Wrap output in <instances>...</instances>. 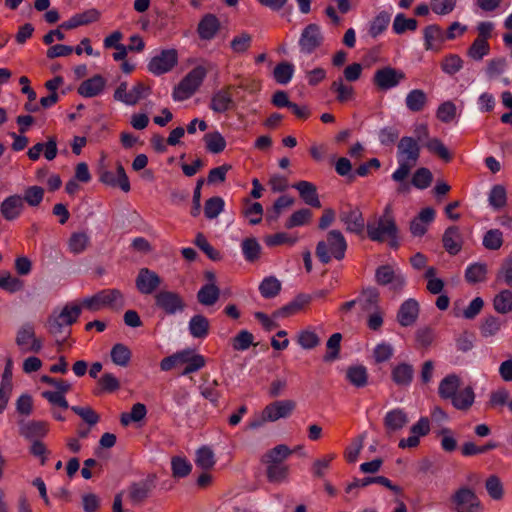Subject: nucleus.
<instances>
[{
	"label": "nucleus",
	"mask_w": 512,
	"mask_h": 512,
	"mask_svg": "<svg viewBox=\"0 0 512 512\" xmlns=\"http://www.w3.org/2000/svg\"><path fill=\"white\" fill-rule=\"evenodd\" d=\"M366 231L370 240L375 242L388 241L391 247H398V227L391 206H386L382 216L375 222H368Z\"/></svg>",
	"instance_id": "nucleus-1"
},
{
	"label": "nucleus",
	"mask_w": 512,
	"mask_h": 512,
	"mask_svg": "<svg viewBox=\"0 0 512 512\" xmlns=\"http://www.w3.org/2000/svg\"><path fill=\"white\" fill-rule=\"evenodd\" d=\"M84 309L98 312L103 309L120 311L125 306V297L119 289H103L81 300Z\"/></svg>",
	"instance_id": "nucleus-2"
},
{
	"label": "nucleus",
	"mask_w": 512,
	"mask_h": 512,
	"mask_svg": "<svg viewBox=\"0 0 512 512\" xmlns=\"http://www.w3.org/2000/svg\"><path fill=\"white\" fill-rule=\"evenodd\" d=\"M347 250V242L341 231L333 229L326 235V240L318 242L316 256L323 264H328L331 258L342 260Z\"/></svg>",
	"instance_id": "nucleus-3"
},
{
	"label": "nucleus",
	"mask_w": 512,
	"mask_h": 512,
	"mask_svg": "<svg viewBox=\"0 0 512 512\" xmlns=\"http://www.w3.org/2000/svg\"><path fill=\"white\" fill-rule=\"evenodd\" d=\"M449 509L452 512H480L481 503L476 493L462 486L456 489L449 498Z\"/></svg>",
	"instance_id": "nucleus-4"
},
{
	"label": "nucleus",
	"mask_w": 512,
	"mask_h": 512,
	"mask_svg": "<svg viewBox=\"0 0 512 512\" xmlns=\"http://www.w3.org/2000/svg\"><path fill=\"white\" fill-rule=\"evenodd\" d=\"M207 71L202 66L192 69L174 88L173 99L175 101H183L190 98L200 87Z\"/></svg>",
	"instance_id": "nucleus-5"
},
{
	"label": "nucleus",
	"mask_w": 512,
	"mask_h": 512,
	"mask_svg": "<svg viewBox=\"0 0 512 512\" xmlns=\"http://www.w3.org/2000/svg\"><path fill=\"white\" fill-rule=\"evenodd\" d=\"M127 86V82H121L114 92V99L129 106L136 105L151 93V87L143 82H136L130 91Z\"/></svg>",
	"instance_id": "nucleus-6"
},
{
	"label": "nucleus",
	"mask_w": 512,
	"mask_h": 512,
	"mask_svg": "<svg viewBox=\"0 0 512 512\" xmlns=\"http://www.w3.org/2000/svg\"><path fill=\"white\" fill-rule=\"evenodd\" d=\"M15 342L23 353H38L43 347L42 339L36 337L34 326L30 323L18 329Z\"/></svg>",
	"instance_id": "nucleus-7"
},
{
	"label": "nucleus",
	"mask_w": 512,
	"mask_h": 512,
	"mask_svg": "<svg viewBox=\"0 0 512 512\" xmlns=\"http://www.w3.org/2000/svg\"><path fill=\"white\" fill-rule=\"evenodd\" d=\"M406 78L405 73L391 66H385L375 71L373 84L382 91L392 89Z\"/></svg>",
	"instance_id": "nucleus-8"
},
{
	"label": "nucleus",
	"mask_w": 512,
	"mask_h": 512,
	"mask_svg": "<svg viewBox=\"0 0 512 512\" xmlns=\"http://www.w3.org/2000/svg\"><path fill=\"white\" fill-rule=\"evenodd\" d=\"M155 488V476L150 475L145 479L133 482L127 488V498L133 506L142 505Z\"/></svg>",
	"instance_id": "nucleus-9"
},
{
	"label": "nucleus",
	"mask_w": 512,
	"mask_h": 512,
	"mask_svg": "<svg viewBox=\"0 0 512 512\" xmlns=\"http://www.w3.org/2000/svg\"><path fill=\"white\" fill-rule=\"evenodd\" d=\"M339 219L347 232L356 235H361L367 226L361 210L350 205L340 210Z\"/></svg>",
	"instance_id": "nucleus-10"
},
{
	"label": "nucleus",
	"mask_w": 512,
	"mask_h": 512,
	"mask_svg": "<svg viewBox=\"0 0 512 512\" xmlns=\"http://www.w3.org/2000/svg\"><path fill=\"white\" fill-rule=\"evenodd\" d=\"M154 299L155 305L168 315L182 312L186 306L180 294L169 290H161L157 292Z\"/></svg>",
	"instance_id": "nucleus-11"
},
{
	"label": "nucleus",
	"mask_w": 512,
	"mask_h": 512,
	"mask_svg": "<svg viewBox=\"0 0 512 512\" xmlns=\"http://www.w3.org/2000/svg\"><path fill=\"white\" fill-rule=\"evenodd\" d=\"M177 62L178 54L175 49L163 50L150 60L148 70L154 75H161L169 72Z\"/></svg>",
	"instance_id": "nucleus-12"
},
{
	"label": "nucleus",
	"mask_w": 512,
	"mask_h": 512,
	"mask_svg": "<svg viewBox=\"0 0 512 512\" xmlns=\"http://www.w3.org/2000/svg\"><path fill=\"white\" fill-rule=\"evenodd\" d=\"M322 41L323 36L320 27L312 23L303 29L299 39V46L302 52L310 54L321 46Z\"/></svg>",
	"instance_id": "nucleus-13"
},
{
	"label": "nucleus",
	"mask_w": 512,
	"mask_h": 512,
	"mask_svg": "<svg viewBox=\"0 0 512 512\" xmlns=\"http://www.w3.org/2000/svg\"><path fill=\"white\" fill-rule=\"evenodd\" d=\"M398 162L416 166L420 157V146L412 137H402L398 143Z\"/></svg>",
	"instance_id": "nucleus-14"
},
{
	"label": "nucleus",
	"mask_w": 512,
	"mask_h": 512,
	"mask_svg": "<svg viewBox=\"0 0 512 512\" xmlns=\"http://www.w3.org/2000/svg\"><path fill=\"white\" fill-rule=\"evenodd\" d=\"M296 408V402L291 399L277 400L264 407L266 418L269 422H276L282 418H288Z\"/></svg>",
	"instance_id": "nucleus-15"
},
{
	"label": "nucleus",
	"mask_w": 512,
	"mask_h": 512,
	"mask_svg": "<svg viewBox=\"0 0 512 512\" xmlns=\"http://www.w3.org/2000/svg\"><path fill=\"white\" fill-rule=\"evenodd\" d=\"M161 283L160 276L148 268H141L135 280L136 288L145 295L154 293Z\"/></svg>",
	"instance_id": "nucleus-16"
},
{
	"label": "nucleus",
	"mask_w": 512,
	"mask_h": 512,
	"mask_svg": "<svg viewBox=\"0 0 512 512\" xmlns=\"http://www.w3.org/2000/svg\"><path fill=\"white\" fill-rule=\"evenodd\" d=\"M99 180H100V182H102L106 185H109L112 187H120L121 190L124 192L130 191V182H129L128 176L125 172V169L121 163H117V175H115L111 171L100 168Z\"/></svg>",
	"instance_id": "nucleus-17"
},
{
	"label": "nucleus",
	"mask_w": 512,
	"mask_h": 512,
	"mask_svg": "<svg viewBox=\"0 0 512 512\" xmlns=\"http://www.w3.org/2000/svg\"><path fill=\"white\" fill-rule=\"evenodd\" d=\"M221 28L219 19L211 13L205 14L199 21L197 33L201 40L211 41Z\"/></svg>",
	"instance_id": "nucleus-18"
},
{
	"label": "nucleus",
	"mask_w": 512,
	"mask_h": 512,
	"mask_svg": "<svg viewBox=\"0 0 512 512\" xmlns=\"http://www.w3.org/2000/svg\"><path fill=\"white\" fill-rule=\"evenodd\" d=\"M23 209V199L17 194L7 197L0 205V213L7 221L17 219L21 215Z\"/></svg>",
	"instance_id": "nucleus-19"
},
{
	"label": "nucleus",
	"mask_w": 512,
	"mask_h": 512,
	"mask_svg": "<svg viewBox=\"0 0 512 512\" xmlns=\"http://www.w3.org/2000/svg\"><path fill=\"white\" fill-rule=\"evenodd\" d=\"M419 315V304L415 299L404 301L397 313V320L403 327L413 325Z\"/></svg>",
	"instance_id": "nucleus-20"
},
{
	"label": "nucleus",
	"mask_w": 512,
	"mask_h": 512,
	"mask_svg": "<svg viewBox=\"0 0 512 512\" xmlns=\"http://www.w3.org/2000/svg\"><path fill=\"white\" fill-rule=\"evenodd\" d=\"M231 88V86H226L212 95L209 104L211 110L215 113H224L232 108L234 101L230 92Z\"/></svg>",
	"instance_id": "nucleus-21"
},
{
	"label": "nucleus",
	"mask_w": 512,
	"mask_h": 512,
	"mask_svg": "<svg viewBox=\"0 0 512 512\" xmlns=\"http://www.w3.org/2000/svg\"><path fill=\"white\" fill-rule=\"evenodd\" d=\"M435 218V210L431 207L424 208L420 211L410 223V231L414 236L421 237L427 232L428 225Z\"/></svg>",
	"instance_id": "nucleus-22"
},
{
	"label": "nucleus",
	"mask_w": 512,
	"mask_h": 512,
	"mask_svg": "<svg viewBox=\"0 0 512 512\" xmlns=\"http://www.w3.org/2000/svg\"><path fill=\"white\" fill-rule=\"evenodd\" d=\"M372 483L383 485L395 494L402 493L401 487L394 485L387 477L384 476L366 477L362 480L355 479L352 483L347 485L345 490L347 493H350L356 488L371 486Z\"/></svg>",
	"instance_id": "nucleus-23"
},
{
	"label": "nucleus",
	"mask_w": 512,
	"mask_h": 512,
	"mask_svg": "<svg viewBox=\"0 0 512 512\" xmlns=\"http://www.w3.org/2000/svg\"><path fill=\"white\" fill-rule=\"evenodd\" d=\"M312 297L308 294H299L287 305L273 312V317H289L297 314L311 302Z\"/></svg>",
	"instance_id": "nucleus-24"
},
{
	"label": "nucleus",
	"mask_w": 512,
	"mask_h": 512,
	"mask_svg": "<svg viewBox=\"0 0 512 512\" xmlns=\"http://www.w3.org/2000/svg\"><path fill=\"white\" fill-rule=\"evenodd\" d=\"M408 423L406 412L400 408L389 411L384 417V426L387 434L396 432Z\"/></svg>",
	"instance_id": "nucleus-25"
},
{
	"label": "nucleus",
	"mask_w": 512,
	"mask_h": 512,
	"mask_svg": "<svg viewBox=\"0 0 512 512\" xmlns=\"http://www.w3.org/2000/svg\"><path fill=\"white\" fill-rule=\"evenodd\" d=\"M293 188L298 190L300 197L307 205L315 208L321 207L317 188L313 183L303 180L295 183Z\"/></svg>",
	"instance_id": "nucleus-26"
},
{
	"label": "nucleus",
	"mask_w": 512,
	"mask_h": 512,
	"mask_svg": "<svg viewBox=\"0 0 512 512\" xmlns=\"http://www.w3.org/2000/svg\"><path fill=\"white\" fill-rule=\"evenodd\" d=\"M106 86V80L101 75H95L83 81L77 91L83 97H95L102 93Z\"/></svg>",
	"instance_id": "nucleus-27"
},
{
	"label": "nucleus",
	"mask_w": 512,
	"mask_h": 512,
	"mask_svg": "<svg viewBox=\"0 0 512 512\" xmlns=\"http://www.w3.org/2000/svg\"><path fill=\"white\" fill-rule=\"evenodd\" d=\"M380 293L375 287H367L362 289L358 297V304L365 312H373L380 310L379 307Z\"/></svg>",
	"instance_id": "nucleus-28"
},
{
	"label": "nucleus",
	"mask_w": 512,
	"mask_h": 512,
	"mask_svg": "<svg viewBox=\"0 0 512 512\" xmlns=\"http://www.w3.org/2000/svg\"><path fill=\"white\" fill-rule=\"evenodd\" d=\"M46 327L48 332L56 338V342L59 346L63 344V342L71 333L70 327L59 320L56 315H52L48 318Z\"/></svg>",
	"instance_id": "nucleus-29"
},
{
	"label": "nucleus",
	"mask_w": 512,
	"mask_h": 512,
	"mask_svg": "<svg viewBox=\"0 0 512 512\" xmlns=\"http://www.w3.org/2000/svg\"><path fill=\"white\" fill-rule=\"evenodd\" d=\"M426 50H438L439 45L444 41V33L437 24H431L423 30Z\"/></svg>",
	"instance_id": "nucleus-30"
},
{
	"label": "nucleus",
	"mask_w": 512,
	"mask_h": 512,
	"mask_svg": "<svg viewBox=\"0 0 512 512\" xmlns=\"http://www.w3.org/2000/svg\"><path fill=\"white\" fill-rule=\"evenodd\" d=\"M451 404L458 410L467 411L475 401V393L471 386L459 389L451 398Z\"/></svg>",
	"instance_id": "nucleus-31"
},
{
	"label": "nucleus",
	"mask_w": 512,
	"mask_h": 512,
	"mask_svg": "<svg viewBox=\"0 0 512 512\" xmlns=\"http://www.w3.org/2000/svg\"><path fill=\"white\" fill-rule=\"evenodd\" d=\"M461 380L455 374H450L443 378L439 383L438 393L444 400H451L460 389Z\"/></svg>",
	"instance_id": "nucleus-32"
},
{
	"label": "nucleus",
	"mask_w": 512,
	"mask_h": 512,
	"mask_svg": "<svg viewBox=\"0 0 512 512\" xmlns=\"http://www.w3.org/2000/svg\"><path fill=\"white\" fill-rule=\"evenodd\" d=\"M442 242L445 250L449 254L456 255L461 250L462 247L461 236L458 227H448L444 232Z\"/></svg>",
	"instance_id": "nucleus-33"
},
{
	"label": "nucleus",
	"mask_w": 512,
	"mask_h": 512,
	"mask_svg": "<svg viewBox=\"0 0 512 512\" xmlns=\"http://www.w3.org/2000/svg\"><path fill=\"white\" fill-rule=\"evenodd\" d=\"M19 432L28 439L44 437L47 432V424L43 421L20 422Z\"/></svg>",
	"instance_id": "nucleus-34"
},
{
	"label": "nucleus",
	"mask_w": 512,
	"mask_h": 512,
	"mask_svg": "<svg viewBox=\"0 0 512 512\" xmlns=\"http://www.w3.org/2000/svg\"><path fill=\"white\" fill-rule=\"evenodd\" d=\"M414 376V369L408 363H400L393 367L391 377L394 383L398 386H408Z\"/></svg>",
	"instance_id": "nucleus-35"
},
{
	"label": "nucleus",
	"mask_w": 512,
	"mask_h": 512,
	"mask_svg": "<svg viewBox=\"0 0 512 512\" xmlns=\"http://www.w3.org/2000/svg\"><path fill=\"white\" fill-rule=\"evenodd\" d=\"M210 330L209 320L201 314L194 315L189 321V332L192 337L204 339Z\"/></svg>",
	"instance_id": "nucleus-36"
},
{
	"label": "nucleus",
	"mask_w": 512,
	"mask_h": 512,
	"mask_svg": "<svg viewBox=\"0 0 512 512\" xmlns=\"http://www.w3.org/2000/svg\"><path fill=\"white\" fill-rule=\"evenodd\" d=\"M347 380L355 387L362 388L368 383V372L363 365L350 366L346 370Z\"/></svg>",
	"instance_id": "nucleus-37"
},
{
	"label": "nucleus",
	"mask_w": 512,
	"mask_h": 512,
	"mask_svg": "<svg viewBox=\"0 0 512 512\" xmlns=\"http://www.w3.org/2000/svg\"><path fill=\"white\" fill-rule=\"evenodd\" d=\"M219 296L220 289L215 283H207L198 291L197 300L202 305L212 306L218 301Z\"/></svg>",
	"instance_id": "nucleus-38"
},
{
	"label": "nucleus",
	"mask_w": 512,
	"mask_h": 512,
	"mask_svg": "<svg viewBox=\"0 0 512 512\" xmlns=\"http://www.w3.org/2000/svg\"><path fill=\"white\" fill-rule=\"evenodd\" d=\"M427 95L426 93L421 89H414L411 90L405 99V103L407 108L411 112H420L424 109V107L427 104Z\"/></svg>",
	"instance_id": "nucleus-39"
},
{
	"label": "nucleus",
	"mask_w": 512,
	"mask_h": 512,
	"mask_svg": "<svg viewBox=\"0 0 512 512\" xmlns=\"http://www.w3.org/2000/svg\"><path fill=\"white\" fill-rule=\"evenodd\" d=\"M281 287V282L276 277L269 276L262 280L259 285V291L264 298L270 299L280 293Z\"/></svg>",
	"instance_id": "nucleus-40"
},
{
	"label": "nucleus",
	"mask_w": 512,
	"mask_h": 512,
	"mask_svg": "<svg viewBox=\"0 0 512 512\" xmlns=\"http://www.w3.org/2000/svg\"><path fill=\"white\" fill-rule=\"evenodd\" d=\"M110 355L114 364L126 367L130 363L132 353L126 345L117 343L112 347Z\"/></svg>",
	"instance_id": "nucleus-41"
},
{
	"label": "nucleus",
	"mask_w": 512,
	"mask_h": 512,
	"mask_svg": "<svg viewBox=\"0 0 512 512\" xmlns=\"http://www.w3.org/2000/svg\"><path fill=\"white\" fill-rule=\"evenodd\" d=\"M203 140L211 153L219 154L226 148V140L218 131L205 134Z\"/></svg>",
	"instance_id": "nucleus-42"
},
{
	"label": "nucleus",
	"mask_w": 512,
	"mask_h": 512,
	"mask_svg": "<svg viewBox=\"0 0 512 512\" xmlns=\"http://www.w3.org/2000/svg\"><path fill=\"white\" fill-rule=\"evenodd\" d=\"M487 265L484 263H474L467 267L465 279L470 284H476L486 280Z\"/></svg>",
	"instance_id": "nucleus-43"
},
{
	"label": "nucleus",
	"mask_w": 512,
	"mask_h": 512,
	"mask_svg": "<svg viewBox=\"0 0 512 512\" xmlns=\"http://www.w3.org/2000/svg\"><path fill=\"white\" fill-rule=\"evenodd\" d=\"M494 309L501 314H507L512 311V291L504 289L493 299Z\"/></svg>",
	"instance_id": "nucleus-44"
},
{
	"label": "nucleus",
	"mask_w": 512,
	"mask_h": 512,
	"mask_svg": "<svg viewBox=\"0 0 512 512\" xmlns=\"http://www.w3.org/2000/svg\"><path fill=\"white\" fill-rule=\"evenodd\" d=\"M488 201L496 210L504 208L507 205L506 188L501 184L494 185L490 190Z\"/></svg>",
	"instance_id": "nucleus-45"
},
{
	"label": "nucleus",
	"mask_w": 512,
	"mask_h": 512,
	"mask_svg": "<svg viewBox=\"0 0 512 512\" xmlns=\"http://www.w3.org/2000/svg\"><path fill=\"white\" fill-rule=\"evenodd\" d=\"M90 243V238L85 232H74L68 240V247L71 253L80 254L86 250Z\"/></svg>",
	"instance_id": "nucleus-46"
},
{
	"label": "nucleus",
	"mask_w": 512,
	"mask_h": 512,
	"mask_svg": "<svg viewBox=\"0 0 512 512\" xmlns=\"http://www.w3.org/2000/svg\"><path fill=\"white\" fill-rule=\"evenodd\" d=\"M83 306L80 304H67L63 307L61 312L57 314L56 316L61 320L63 323H65L67 326H71L73 323L77 321L79 318Z\"/></svg>",
	"instance_id": "nucleus-47"
},
{
	"label": "nucleus",
	"mask_w": 512,
	"mask_h": 512,
	"mask_svg": "<svg viewBox=\"0 0 512 512\" xmlns=\"http://www.w3.org/2000/svg\"><path fill=\"white\" fill-rule=\"evenodd\" d=\"M393 31L396 34H403L406 31H415L418 27V22L414 18H407L404 14H397L393 21Z\"/></svg>",
	"instance_id": "nucleus-48"
},
{
	"label": "nucleus",
	"mask_w": 512,
	"mask_h": 512,
	"mask_svg": "<svg viewBox=\"0 0 512 512\" xmlns=\"http://www.w3.org/2000/svg\"><path fill=\"white\" fill-rule=\"evenodd\" d=\"M331 91L337 93V101L344 103L350 100L354 95L352 86L344 83L343 78H338L332 82L330 86Z\"/></svg>",
	"instance_id": "nucleus-49"
},
{
	"label": "nucleus",
	"mask_w": 512,
	"mask_h": 512,
	"mask_svg": "<svg viewBox=\"0 0 512 512\" xmlns=\"http://www.w3.org/2000/svg\"><path fill=\"white\" fill-rule=\"evenodd\" d=\"M490 52L488 41L482 38H476L467 51V55L473 60L480 61Z\"/></svg>",
	"instance_id": "nucleus-50"
},
{
	"label": "nucleus",
	"mask_w": 512,
	"mask_h": 512,
	"mask_svg": "<svg viewBox=\"0 0 512 512\" xmlns=\"http://www.w3.org/2000/svg\"><path fill=\"white\" fill-rule=\"evenodd\" d=\"M391 20V15L386 12H380L370 23L369 34L372 37H377L388 27Z\"/></svg>",
	"instance_id": "nucleus-51"
},
{
	"label": "nucleus",
	"mask_w": 512,
	"mask_h": 512,
	"mask_svg": "<svg viewBox=\"0 0 512 512\" xmlns=\"http://www.w3.org/2000/svg\"><path fill=\"white\" fill-rule=\"evenodd\" d=\"M195 463L198 467L204 470L213 468L215 465V457L213 451L207 446L199 448L196 452Z\"/></svg>",
	"instance_id": "nucleus-52"
},
{
	"label": "nucleus",
	"mask_w": 512,
	"mask_h": 512,
	"mask_svg": "<svg viewBox=\"0 0 512 512\" xmlns=\"http://www.w3.org/2000/svg\"><path fill=\"white\" fill-rule=\"evenodd\" d=\"M294 73V66L289 62L279 63L273 71V77L279 84H287Z\"/></svg>",
	"instance_id": "nucleus-53"
},
{
	"label": "nucleus",
	"mask_w": 512,
	"mask_h": 512,
	"mask_svg": "<svg viewBox=\"0 0 512 512\" xmlns=\"http://www.w3.org/2000/svg\"><path fill=\"white\" fill-rule=\"evenodd\" d=\"M425 147L429 152L437 155L446 162H449L452 159V155L450 154L449 150L438 138L428 139V141L425 143Z\"/></svg>",
	"instance_id": "nucleus-54"
},
{
	"label": "nucleus",
	"mask_w": 512,
	"mask_h": 512,
	"mask_svg": "<svg viewBox=\"0 0 512 512\" xmlns=\"http://www.w3.org/2000/svg\"><path fill=\"white\" fill-rule=\"evenodd\" d=\"M341 340L342 335L340 333H334L330 336L326 343L327 352L323 357L325 362L334 361L339 357Z\"/></svg>",
	"instance_id": "nucleus-55"
},
{
	"label": "nucleus",
	"mask_w": 512,
	"mask_h": 512,
	"mask_svg": "<svg viewBox=\"0 0 512 512\" xmlns=\"http://www.w3.org/2000/svg\"><path fill=\"white\" fill-rule=\"evenodd\" d=\"M485 488L488 495L494 500H501L504 495V488L500 478L490 475L485 481Z\"/></svg>",
	"instance_id": "nucleus-56"
},
{
	"label": "nucleus",
	"mask_w": 512,
	"mask_h": 512,
	"mask_svg": "<svg viewBox=\"0 0 512 512\" xmlns=\"http://www.w3.org/2000/svg\"><path fill=\"white\" fill-rule=\"evenodd\" d=\"M242 251L245 259L253 262L260 257L261 246L255 238H246L242 242Z\"/></svg>",
	"instance_id": "nucleus-57"
},
{
	"label": "nucleus",
	"mask_w": 512,
	"mask_h": 512,
	"mask_svg": "<svg viewBox=\"0 0 512 512\" xmlns=\"http://www.w3.org/2000/svg\"><path fill=\"white\" fill-rule=\"evenodd\" d=\"M503 241V233L499 229H490L483 236V246L488 250L500 249Z\"/></svg>",
	"instance_id": "nucleus-58"
},
{
	"label": "nucleus",
	"mask_w": 512,
	"mask_h": 512,
	"mask_svg": "<svg viewBox=\"0 0 512 512\" xmlns=\"http://www.w3.org/2000/svg\"><path fill=\"white\" fill-rule=\"evenodd\" d=\"M312 218V212L307 209L303 208L300 210L295 211L286 221L285 227L287 229H291L297 226H302L310 222Z\"/></svg>",
	"instance_id": "nucleus-59"
},
{
	"label": "nucleus",
	"mask_w": 512,
	"mask_h": 512,
	"mask_svg": "<svg viewBox=\"0 0 512 512\" xmlns=\"http://www.w3.org/2000/svg\"><path fill=\"white\" fill-rule=\"evenodd\" d=\"M254 336L247 330H241L231 339L235 351H245L253 344Z\"/></svg>",
	"instance_id": "nucleus-60"
},
{
	"label": "nucleus",
	"mask_w": 512,
	"mask_h": 512,
	"mask_svg": "<svg viewBox=\"0 0 512 512\" xmlns=\"http://www.w3.org/2000/svg\"><path fill=\"white\" fill-rule=\"evenodd\" d=\"M297 342L303 349H313L320 344L319 336L310 329L298 333Z\"/></svg>",
	"instance_id": "nucleus-61"
},
{
	"label": "nucleus",
	"mask_w": 512,
	"mask_h": 512,
	"mask_svg": "<svg viewBox=\"0 0 512 512\" xmlns=\"http://www.w3.org/2000/svg\"><path fill=\"white\" fill-rule=\"evenodd\" d=\"M365 439V434H361L355 437L350 445L346 448L344 457L349 463H355L358 459L360 451L363 448V443Z\"/></svg>",
	"instance_id": "nucleus-62"
},
{
	"label": "nucleus",
	"mask_w": 512,
	"mask_h": 512,
	"mask_svg": "<svg viewBox=\"0 0 512 512\" xmlns=\"http://www.w3.org/2000/svg\"><path fill=\"white\" fill-rule=\"evenodd\" d=\"M291 453L292 451L289 449L287 445H277L266 453V462L281 464L282 461H284Z\"/></svg>",
	"instance_id": "nucleus-63"
},
{
	"label": "nucleus",
	"mask_w": 512,
	"mask_h": 512,
	"mask_svg": "<svg viewBox=\"0 0 512 512\" xmlns=\"http://www.w3.org/2000/svg\"><path fill=\"white\" fill-rule=\"evenodd\" d=\"M224 208V200L221 197L215 196L209 198L205 202L204 213L208 219L216 218Z\"/></svg>",
	"instance_id": "nucleus-64"
}]
</instances>
